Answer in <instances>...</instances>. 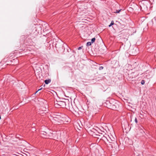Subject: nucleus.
<instances>
[{"label":"nucleus","instance_id":"f257e3e1","mask_svg":"<svg viewBox=\"0 0 156 156\" xmlns=\"http://www.w3.org/2000/svg\"><path fill=\"white\" fill-rule=\"evenodd\" d=\"M104 105L108 108L116 110L121 105L118 101L114 99H111L109 101H107Z\"/></svg>","mask_w":156,"mask_h":156},{"label":"nucleus","instance_id":"6ab92c4d","mask_svg":"<svg viewBox=\"0 0 156 156\" xmlns=\"http://www.w3.org/2000/svg\"><path fill=\"white\" fill-rule=\"evenodd\" d=\"M82 47H79L78 48V50H79L81 49L82 48Z\"/></svg>","mask_w":156,"mask_h":156},{"label":"nucleus","instance_id":"6e6552de","mask_svg":"<svg viewBox=\"0 0 156 156\" xmlns=\"http://www.w3.org/2000/svg\"><path fill=\"white\" fill-rule=\"evenodd\" d=\"M131 52H132L131 55H136L137 54V52L136 51V50L134 49L131 50Z\"/></svg>","mask_w":156,"mask_h":156},{"label":"nucleus","instance_id":"2eb2a0df","mask_svg":"<svg viewBox=\"0 0 156 156\" xmlns=\"http://www.w3.org/2000/svg\"><path fill=\"white\" fill-rule=\"evenodd\" d=\"M141 84L142 85H144L145 83V81L144 80H143L141 81Z\"/></svg>","mask_w":156,"mask_h":156},{"label":"nucleus","instance_id":"9b49d317","mask_svg":"<svg viewBox=\"0 0 156 156\" xmlns=\"http://www.w3.org/2000/svg\"><path fill=\"white\" fill-rule=\"evenodd\" d=\"M91 42H87V46H90L91 45Z\"/></svg>","mask_w":156,"mask_h":156},{"label":"nucleus","instance_id":"a211bd4d","mask_svg":"<svg viewBox=\"0 0 156 156\" xmlns=\"http://www.w3.org/2000/svg\"><path fill=\"white\" fill-rule=\"evenodd\" d=\"M42 89V88H40V89H38V90L36 92V93H35V94H36V93H37V92H38V91H39L40 90H41V89Z\"/></svg>","mask_w":156,"mask_h":156},{"label":"nucleus","instance_id":"f03ea898","mask_svg":"<svg viewBox=\"0 0 156 156\" xmlns=\"http://www.w3.org/2000/svg\"><path fill=\"white\" fill-rule=\"evenodd\" d=\"M113 136L111 134L107 135L105 134V135H104L102 137V140L105 141L107 140L108 142H109L116 141L115 136Z\"/></svg>","mask_w":156,"mask_h":156},{"label":"nucleus","instance_id":"1a4fd4ad","mask_svg":"<svg viewBox=\"0 0 156 156\" xmlns=\"http://www.w3.org/2000/svg\"><path fill=\"white\" fill-rule=\"evenodd\" d=\"M51 82V80L50 79H49L48 80H45V81H44V82H45V83L46 84H48L49 83H50Z\"/></svg>","mask_w":156,"mask_h":156},{"label":"nucleus","instance_id":"7ed1b4c3","mask_svg":"<svg viewBox=\"0 0 156 156\" xmlns=\"http://www.w3.org/2000/svg\"><path fill=\"white\" fill-rule=\"evenodd\" d=\"M107 146L109 149L115 150L117 148L118 145L116 141L108 142Z\"/></svg>","mask_w":156,"mask_h":156},{"label":"nucleus","instance_id":"ddd939ff","mask_svg":"<svg viewBox=\"0 0 156 156\" xmlns=\"http://www.w3.org/2000/svg\"><path fill=\"white\" fill-rule=\"evenodd\" d=\"M121 9H119V10H116V12H114L115 13H119L121 11Z\"/></svg>","mask_w":156,"mask_h":156},{"label":"nucleus","instance_id":"20e7f679","mask_svg":"<svg viewBox=\"0 0 156 156\" xmlns=\"http://www.w3.org/2000/svg\"><path fill=\"white\" fill-rule=\"evenodd\" d=\"M66 105V103L64 101H57L56 102H55V106L57 108H59V107L63 108H65Z\"/></svg>","mask_w":156,"mask_h":156},{"label":"nucleus","instance_id":"9d476101","mask_svg":"<svg viewBox=\"0 0 156 156\" xmlns=\"http://www.w3.org/2000/svg\"><path fill=\"white\" fill-rule=\"evenodd\" d=\"M114 24V22L113 21H112L111 22V23L108 26L109 27H110Z\"/></svg>","mask_w":156,"mask_h":156},{"label":"nucleus","instance_id":"423d86ee","mask_svg":"<svg viewBox=\"0 0 156 156\" xmlns=\"http://www.w3.org/2000/svg\"><path fill=\"white\" fill-rule=\"evenodd\" d=\"M91 134L92 136L94 137V135L95 134V135H96L97 134H101V133H99L96 129L93 128L91 130Z\"/></svg>","mask_w":156,"mask_h":156},{"label":"nucleus","instance_id":"f3484780","mask_svg":"<svg viewBox=\"0 0 156 156\" xmlns=\"http://www.w3.org/2000/svg\"><path fill=\"white\" fill-rule=\"evenodd\" d=\"M134 121H135V122L136 123H137V118H135Z\"/></svg>","mask_w":156,"mask_h":156},{"label":"nucleus","instance_id":"dca6fc26","mask_svg":"<svg viewBox=\"0 0 156 156\" xmlns=\"http://www.w3.org/2000/svg\"><path fill=\"white\" fill-rule=\"evenodd\" d=\"M103 67L102 66H100L99 67V70H101L103 69Z\"/></svg>","mask_w":156,"mask_h":156},{"label":"nucleus","instance_id":"f8f14e48","mask_svg":"<svg viewBox=\"0 0 156 156\" xmlns=\"http://www.w3.org/2000/svg\"><path fill=\"white\" fill-rule=\"evenodd\" d=\"M95 40V37L91 39V42L92 43H94Z\"/></svg>","mask_w":156,"mask_h":156},{"label":"nucleus","instance_id":"0eeeda50","mask_svg":"<svg viewBox=\"0 0 156 156\" xmlns=\"http://www.w3.org/2000/svg\"><path fill=\"white\" fill-rule=\"evenodd\" d=\"M103 135L102 133H101V134H97L96 135H94V137L98 139L99 138L100 139H102V137H103Z\"/></svg>","mask_w":156,"mask_h":156},{"label":"nucleus","instance_id":"4468645a","mask_svg":"<svg viewBox=\"0 0 156 156\" xmlns=\"http://www.w3.org/2000/svg\"><path fill=\"white\" fill-rule=\"evenodd\" d=\"M47 134L46 133V132H44V133H43V134H44V135H45V136H44V138H48V136H47V135H46V134Z\"/></svg>","mask_w":156,"mask_h":156},{"label":"nucleus","instance_id":"39448f33","mask_svg":"<svg viewBox=\"0 0 156 156\" xmlns=\"http://www.w3.org/2000/svg\"><path fill=\"white\" fill-rule=\"evenodd\" d=\"M144 78L146 77L147 79H149L153 76V73L149 70H147L145 73L142 74Z\"/></svg>","mask_w":156,"mask_h":156}]
</instances>
